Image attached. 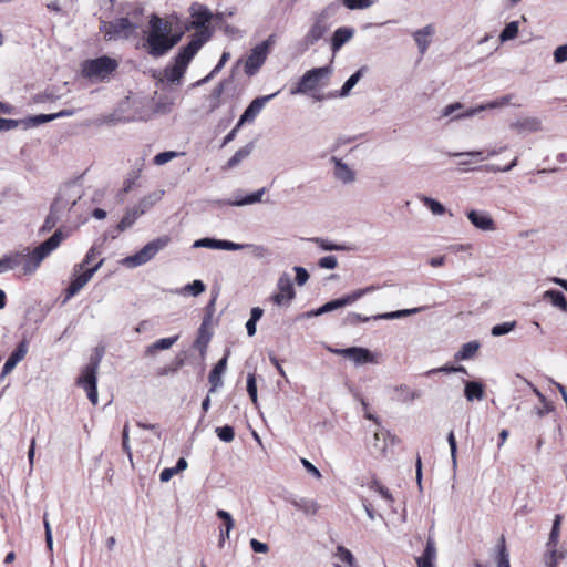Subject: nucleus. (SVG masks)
Masks as SVG:
<instances>
[{
  "label": "nucleus",
  "mask_w": 567,
  "mask_h": 567,
  "mask_svg": "<svg viewBox=\"0 0 567 567\" xmlns=\"http://www.w3.org/2000/svg\"><path fill=\"white\" fill-rule=\"evenodd\" d=\"M120 62L107 55L85 60L81 64V74L92 82H103L116 71Z\"/></svg>",
  "instance_id": "obj_4"
},
{
  "label": "nucleus",
  "mask_w": 567,
  "mask_h": 567,
  "mask_svg": "<svg viewBox=\"0 0 567 567\" xmlns=\"http://www.w3.org/2000/svg\"><path fill=\"white\" fill-rule=\"evenodd\" d=\"M378 288L379 287L375 286V285H370L368 287H364V288H361V289H357V290H354V291L343 296L342 298L334 299V300H331V301L324 303L321 307V312L327 313V312L337 310L339 308L352 305L353 302L358 301L359 299H361L365 295L371 293V292L378 290Z\"/></svg>",
  "instance_id": "obj_14"
},
{
  "label": "nucleus",
  "mask_w": 567,
  "mask_h": 567,
  "mask_svg": "<svg viewBox=\"0 0 567 567\" xmlns=\"http://www.w3.org/2000/svg\"><path fill=\"white\" fill-rule=\"evenodd\" d=\"M363 75V69L358 70L355 73H353L342 85L340 89L338 96L339 97H347L351 94V90L358 84L360 79Z\"/></svg>",
  "instance_id": "obj_42"
},
{
  "label": "nucleus",
  "mask_w": 567,
  "mask_h": 567,
  "mask_svg": "<svg viewBox=\"0 0 567 567\" xmlns=\"http://www.w3.org/2000/svg\"><path fill=\"white\" fill-rule=\"evenodd\" d=\"M421 310H422V308L402 309V310H396V311H392V312H385V313L377 315V316H374L372 318L374 320L400 319V318H403V317L415 315V313L420 312Z\"/></svg>",
  "instance_id": "obj_41"
},
{
  "label": "nucleus",
  "mask_w": 567,
  "mask_h": 567,
  "mask_svg": "<svg viewBox=\"0 0 567 567\" xmlns=\"http://www.w3.org/2000/svg\"><path fill=\"white\" fill-rule=\"evenodd\" d=\"M97 365H89L83 371L82 374L78 379V383L84 389L87 394L89 400L93 405L97 404V378H96Z\"/></svg>",
  "instance_id": "obj_16"
},
{
  "label": "nucleus",
  "mask_w": 567,
  "mask_h": 567,
  "mask_svg": "<svg viewBox=\"0 0 567 567\" xmlns=\"http://www.w3.org/2000/svg\"><path fill=\"white\" fill-rule=\"evenodd\" d=\"M206 289V286L205 284L202 281V280H194L193 282L184 286L181 290H179V293L182 295H192V296H198L200 293H203Z\"/></svg>",
  "instance_id": "obj_49"
},
{
  "label": "nucleus",
  "mask_w": 567,
  "mask_h": 567,
  "mask_svg": "<svg viewBox=\"0 0 567 567\" xmlns=\"http://www.w3.org/2000/svg\"><path fill=\"white\" fill-rule=\"evenodd\" d=\"M22 262V255L20 252H11L0 259V274L17 268Z\"/></svg>",
  "instance_id": "obj_37"
},
{
  "label": "nucleus",
  "mask_w": 567,
  "mask_h": 567,
  "mask_svg": "<svg viewBox=\"0 0 567 567\" xmlns=\"http://www.w3.org/2000/svg\"><path fill=\"white\" fill-rule=\"evenodd\" d=\"M504 150H506V146L501 147V148H492V150L487 151L486 154H484V152H482V151H475V152H466V153H455L454 156L476 157L480 161H485V159H488L491 157L498 155Z\"/></svg>",
  "instance_id": "obj_43"
},
{
  "label": "nucleus",
  "mask_w": 567,
  "mask_h": 567,
  "mask_svg": "<svg viewBox=\"0 0 567 567\" xmlns=\"http://www.w3.org/2000/svg\"><path fill=\"white\" fill-rule=\"evenodd\" d=\"M183 32H174L169 20L152 14L144 30L142 49L151 56L166 55L182 39Z\"/></svg>",
  "instance_id": "obj_1"
},
{
  "label": "nucleus",
  "mask_w": 567,
  "mask_h": 567,
  "mask_svg": "<svg viewBox=\"0 0 567 567\" xmlns=\"http://www.w3.org/2000/svg\"><path fill=\"white\" fill-rule=\"evenodd\" d=\"M96 256V249L94 247L90 248L83 261L79 264V269L83 270L84 268H89V266L95 260Z\"/></svg>",
  "instance_id": "obj_63"
},
{
  "label": "nucleus",
  "mask_w": 567,
  "mask_h": 567,
  "mask_svg": "<svg viewBox=\"0 0 567 567\" xmlns=\"http://www.w3.org/2000/svg\"><path fill=\"white\" fill-rule=\"evenodd\" d=\"M301 464L315 478L320 480L322 477L320 471L307 458H301Z\"/></svg>",
  "instance_id": "obj_64"
},
{
  "label": "nucleus",
  "mask_w": 567,
  "mask_h": 567,
  "mask_svg": "<svg viewBox=\"0 0 567 567\" xmlns=\"http://www.w3.org/2000/svg\"><path fill=\"white\" fill-rule=\"evenodd\" d=\"M53 120H54L53 113L52 114H41V115H35V116L29 117L27 120V123L29 125L37 126V125L44 124V123L53 121Z\"/></svg>",
  "instance_id": "obj_59"
},
{
  "label": "nucleus",
  "mask_w": 567,
  "mask_h": 567,
  "mask_svg": "<svg viewBox=\"0 0 567 567\" xmlns=\"http://www.w3.org/2000/svg\"><path fill=\"white\" fill-rule=\"evenodd\" d=\"M481 348V343L477 340L464 343L461 349L455 353V359L458 361H465L474 358Z\"/></svg>",
  "instance_id": "obj_34"
},
{
  "label": "nucleus",
  "mask_w": 567,
  "mask_h": 567,
  "mask_svg": "<svg viewBox=\"0 0 567 567\" xmlns=\"http://www.w3.org/2000/svg\"><path fill=\"white\" fill-rule=\"evenodd\" d=\"M177 157V153L174 152V151H167V152H162V153H158L157 155H155L153 162L155 165H164L166 163H168L169 161L174 159Z\"/></svg>",
  "instance_id": "obj_57"
},
{
  "label": "nucleus",
  "mask_w": 567,
  "mask_h": 567,
  "mask_svg": "<svg viewBox=\"0 0 567 567\" xmlns=\"http://www.w3.org/2000/svg\"><path fill=\"white\" fill-rule=\"evenodd\" d=\"M227 368V358H223L217 362V364L213 368L209 373V383L210 389L209 393H214L218 388L223 385V374L225 373Z\"/></svg>",
  "instance_id": "obj_27"
},
{
  "label": "nucleus",
  "mask_w": 567,
  "mask_h": 567,
  "mask_svg": "<svg viewBox=\"0 0 567 567\" xmlns=\"http://www.w3.org/2000/svg\"><path fill=\"white\" fill-rule=\"evenodd\" d=\"M433 34L434 27L431 24H427L413 33V39L422 53L426 51Z\"/></svg>",
  "instance_id": "obj_30"
},
{
  "label": "nucleus",
  "mask_w": 567,
  "mask_h": 567,
  "mask_svg": "<svg viewBox=\"0 0 567 567\" xmlns=\"http://www.w3.org/2000/svg\"><path fill=\"white\" fill-rule=\"evenodd\" d=\"M247 392L251 399L252 404L258 408V394H257V384H256V378L254 373H249L247 377Z\"/></svg>",
  "instance_id": "obj_51"
},
{
  "label": "nucleus",
  "mask_w": 567,
  "mask_h": 567,
  "mask_svg": "<svg viewBox=\"0 0 567 567\" xmlns=\"http://www.w3.org/2000/svg\"><path fill=\"white\" fill-rule=\"evenodd\" d=\"M69 236L61 229H58L49 239L43 241L41 245L35 247L32 251L22 255V270L24 275L33 274L42 262L53 250H55L60 244Z\"/></svg>",
  "instance_id": "obj_3"
},
{
  "label": "nucleus",
  "mask_w": 567,
  "mask_h": 567,
  "mask_svg": "<svg viewBox=\"0 0 567 567\" xmlns=\"http://www.w3.org/2000/svg\"><path fill=\"white\" fill-rule=\"evenodd\" d=\"M102 265L103 259L89 268H84L83 270H80L79 265H76L73 269L71 282L66 289V299L75 296L92 279Z\"/></svg>",
  "instance_id": "obj_12"
},
{
  "label": "nucleus",
  "mask_w": 567,
  "mask_h": 567,
  "mask_svg": "<svg viewBox=\"0 0 567 567\" xmlns=\"http://www.w3.org/2000/svg\"><path fill=\"white\" fill-rule=\"evenodd\" d=\"M331 351L336 354L342 355L352 362H354L357 365H362L367 363L375 364L378 363V355L372 353L369 349L361 348V347H351V348H344V349H334Z\"/></svg>",
  "instance_id": "obj_15"
},
{
  "label": "nucleus",
  "mask_w": 567,
  "mask_h": 567,
  "mask_svg": "<svg viewBox=\"0 0 567 567\" xmlns=\"http://www.w3.org/2000/svg\"><path fill=\"white\" fill-rule=\"evenodd\" d=\"M330 29L327 16L322 12L315 17L312 24L308 29L305 37L299 42L301 52L307 51L310 47L316 44Z\"/></svg>",
  "instance_id": "obj_8"
},
{
  "label": "nucleus",
  "mask_w": 567,
  "mask_h": 567,
  "mask_svg": "<svg viewBox=\"0 0 567 567\" xmlns=\"http://www.w3.org/2000/svg\"><path fill=\"white\" fill-rule=\"evenodd\" d=\"M142 215L143 214L136 207L132 210H128L120 221L118 229L124 231L125 229L130 228Z\"/></svg>",
  "instance_id": "obj_47"
},
{
  "label": "nucleus",
  "mask_w": 567,
  "mask_h": 567,
  "mask_svg": "<svg viewBox=\"0 0 567 567\" xmlns=\"http://www.w3.org/2000/svg\"><path fill=\"white\" fill-rule=\"evenodd\" d=\"M543 298L546 300H549L554 307H556L565 312L567 311V300H566L565 296L563 295V292H560L558 290H546L543 293Z\"/></svg>",
  "instance_id": "obj_39"
},
{
  "label": "nucleus",
  "mask_w": 567,
  "mask_h": 567,
  "mask_svg": "<svg viewBox=\"0 0 567 567\" xmlns=\"http://www.w3.org/2000/svg\"><path fill=\"white\" fill-rule=\"evenodd\" d=\"M318 265L322 269H336L338 266V260L334 256H326L319 259Z\"/></svg>",
  "instance_id": "obj_60"
},
{
  "label": "nucleus",
  "mask_w": 567,
  "mask_h": 567,
  "mask_svg": "<svg viewBox=\"0 0 567 567\" xmlns=\"http://www.w3.org/2000/svg\"><path fill=\"white\" fill-rule=\"evenodd\" d=\"M28 352V346L25 342H21L18 348L11 353L2 368V375L9 374L16 365L25 357Z\"/></svg>",
  "instance_id": "obj_28"
},
{
  "label": "nucleus",
  "mask_w": 567,
  "mask_h": 567,
  "mask_svg": "<svg viewBox=\"0 0 567 567\" xmlns=\"http://www.w3.org/2000/svg\"><path fill=\"white\" fill-rule=\"evenodd\" d=\"M272 43L274 40L270 37L269 39L260 42L254 49H251L244 66L246 74L251 76L259 71L267 59L269 48L272 45Z\"/></svg>",
  "instance_id": "obj_11"
},
{
  "label": "nucleus",
  "mask_w": 567,
  "mask_h": 567,
  "mask_svg": "<svg viewBox=\"0 0 567 567\" xmlns=\"http://www.w3.org/2000/svg\"><path fill=\"white\" fill-rule=\"evenodd\" d=\"M311 241L324 251H348L350 248L344 244H336L329 239L316 237Z\"/></svg>",
  "instance_id": "obj_40"
},
{
  "label": "nucleus",
  "mask_w": 567,
  "mask_h": 567,
  "mask_svg": "<svg viewBox=\"0 0 567 567\" xmlns=\"http://www.w3.org/2000/svg\"><path fill=\"white\" fill-rule=\"evenodd\" d=\"M419 202H421L434 216H442L445 214L446 208L439 200L426 196V195H417Z\"/></svg>",
  "instance_id": "obj_36"
},
{
  "label": "nucleus",
  "mask_w": 567,
  "mask_h": 567,
  "mask_svg": "<svg viewBox=\"0 0 567 567\" xmlns=\"http://www.w3.org/2000/svg\"><path fill=\"white\" fill-rule=\"evenodd\" d=\"M342 3L350 10H362L370 8L374 0H342Z\"/></svg>",
  "instance_id": "obj_53"
},
{
  "label": "nucleus",
  "mask_w": 567,
  "mask_h": 567,
  "mask_svg": "<svg viewBox=\"0 0 567 567\" xmlns=\"http://www.w3.org/2000/svg\"><path fill=\"white\" fill-rule=\"evenodd\" d=\"M354 35V30L349 27L338 28L331 38V50L333 53L338 52L343 44L350 41Z\"/></svg>",
  "instance_id": "obj_25"
},
{
  "label": "nucleus",
  "mask_w": 567,
  "mask_h": 567,
  "mask_svg": "<svg viewBox=\"0 0 567 567\" xmlns=\"http://www.w3.org/2000/svg\"><path fill=\"white\" fill-rule=\"evenodd\" d=\"M296 298V290L293 287L292 278L288 272H282L276 284V292L270 297V300L279 307L289 306Z\"/></svg>",
  "instance_id": "obj_10"
},
{
  "label": "nucleus",
  "mask_w": 567,
  "mask_h": 567,
  "mask_svg": "<svg viewBox=\"0 0 567 567\" xmlns=\"http://www.w3.org/2000/svg\"><path fill=\"white\" fill-rule=\"evenodd\" d=\"M473 111V107H465L462 103L455 102L449 105H445L440 111V118H449L450 121H457L463 118L473 117L474 115H470V112Z\"/></svg>",
  "instance_id": "obj_22"
},
{
  "label": "nucleus",
  "mask_w": 567,
  "mask_h": 567,
  "mask_svg": "<svg viewBox=\"0 0 567 567\" xmlns=\"http://www.w3.org/2000/svg\"><path fill=\"white\" fill-rule=\"evenodd\" d=\"M216 434L223 442L227 443L231 442L235 437L234 429L229 425L217 427Z\"/></svg>",
  "instance_id": "obj_56"
},
{
  "label": "nucleus",
  "mask_w": 567,
  "mask_h": 567,
  "mask_svg": "<svg viewBox=\"0 0 567 567\" xmlns=\"http://www.w3.org/2000/svg\"><path fill=\"white\" fill-rule=\"evenodd\" d=\"M292 269L296 272L297 285L303 286L309 279V274L307 269L300 266H295Z\"/></svg>",
  "instance_id": "obj_61"
},
{
  "label": "nucleus",
  "mask_w": 567,
  "mask_h": 567,
  "mask_svg": "<svg viewBox=\"0 0 567 567\" xmlns=\"http://www.w3.org/2000/svg\"><path fill=\"white\" fill-rule=\"evenodd\" d=\"M391 395L394 401L409 403L416 400L420 394L406 384L395 385L391 389Z\"/></svg>",
  "instance_id": "obj_26"
},
{
  "label": "nucleus",
  "mask_w": 567,
  "mask_h": 567,
  "mask_svg": "<svg viewBox=\"0 0 567 567\" xmlns=\"http://www.w3.org/2000/svg\"><path fill=\"white\" fill-rule=\"evenodd\" d=\"M208 40L209 33L207 31L192 34L188 44L182 48L172 59L171 63L163 70L161 80L171 84H181L190 61Z\"/></svg>",
  "instance_id": "obj_2"
},
{
  "label": "nucleus",
  "mask_w": 567,
  "mask_h": 567,
  "mask_svg": "<svg viewBox=\"0 0 567 567\" xmlns=\"http://www.w3.org/2000/svg\"><path fill=\"white\" fill-rule=\"evenodd\" d=\"M333 164V175L342 184H351L355 181V171L338 157H331Z\"/></svg>",
  "instance_id": "obj_21"
},
{
  "label": "nucleus",
  "mask_w": 567,
  "mask_h": 567,
  "mask_svg": "<svg viewBox=\"0 0 567 567\" xmlns=\"http://www.w3.org/2000/svg\"><path fill=\"white\" fill-rule=\"evenodd\" d=\"M498 554L496 558V566L497 567H511L509 564V554L506 549L504 539H502L501 544L497 547Z\"/></svg>",
  "instance_id": "obj_50"
},
{
  "label": "nucleus",
  "mask_w": 567,
  "mask_h": 567,
  "mask_svg": "<svg viewBox=\"0 0 567 567\" xmlns=\"http://www.w3.org/2000/svg\"><path fill=\"white\" fill-rule=\"evenodd\" d=\"M277 94L278 93L276 92L269 95L255 99L240 116L237 126H240L247 122H252L256 118V116L261 112L266 103L272 100Z\"/></svg>",
  "instance_id": "obj_18"
},
{
  "label": "nucleus",
  "mask_w": 567,
  "mask_h": 567,
  "mask_svg": "<svg viewBox=\"0 0 567 567\" xmlns=\"http://www.w3.org/2000/svg\"><path fill=\"white\" fill-rule=\"evenodd\" d=\"M171 241L168 236H161L147 243L136 254L122 259L121 264L127 268H136L152 260L158 251L164 249Z\"/></svg>",
  "instance_id": "obj_6"
},
{
  "label": "nucleus",
  "mask_w": 567,
  "mask_h": 567,
  "mask_svg": "<svg viewBox=\"0 0 567 567\" xmlns=\"http://www.w3.org/2000/svg\"><path fill=\"white\" fill-rule=\"evenodd\" d=\"M165 192L163 189L155 190L153 193H150L148 195L144 196L138 204L136 205V208L142 213L145 214L147 210H150L154 205H156L164 196Z\"/></svg>",
  "instance_id": "obj_33"
},
{
  "label": "nucleus",
  "mask_w": 567,
  "mask_h": 567,
  "mask_svg": "<svg viewBox=\"0 0 567 567\" xmlns=\"http://www.w3.org/2000/svg\"><path fill=\"white\" fill-rule=\"evenodd\" d=\"M332 73V68L327 66H320V68H313L309 71H307L298 81L295 87L290 90V93L292 95L298 94H308L317 89L324 86L326 82L330 78Z\"/></svg>",
  "instance_id": "obj_5"
},
{
  "label": "nucleus",
  "mask_w": 567,
  "mask_h": 567,
  "mask_svg": "<svg viewBox=\"0 0 567 567\" xmlns=\"http://www.w3.org/2000/svg\"><path fill=\"white\" fill-rule=\"evenodd\" d=\"M464 395L467 401H481L484 398V388L482 383L476 381H466L464 386Z\"/></svg>",
  "instance_id": "obj_35"
},
{
  "label": "nucleus",
  "mask_w": 567,
  "mask_h": 567,
  "mask_svg": "<svg viewBox=\"0 0 567 567\" xmlns=\"http://www.w3.org/2000/svg\"><path fill=\"white\" fill-rule=\"evenodd\" d=\"M251 153V146H244L238 150L227 162L226 168L231 169L236 167L241 161L247 158Z\"/></svg>",
  "instance_id": "obj_46"
},
{
  "label": "nucleus",
  "mask_w": 567,
  "mask_h": 567,
  "mask_svg": "<svg viewBox=\"0 0 567 567\" xmlns=\"http://www.w3.org/2000/svg\"><path fill=\"white\" fill-rule=\"evenodd\" d=\"M178 340V336L162 338L150 344L145 352L148 355H153L157 351L168 350Z\"/></svg>",
  "instance_id": "obj_38"
},
{
  "label": "nucleus",
  "mask_w": 567,
  "mask_h": 567,
  "mask_svg": "<svg viewBox=\"0 0 567 567\" xmlns=\"http://www.w3.org/2000/svg\"><path fill=\"white\" fill-rule=\"evenodd\" d=\"M554 61L557 64L564 63L567 61V44L559 45L555 49L554 53Z\"/></svg>",
  "instance_id": "obj_62"
},
{
  "label": "nucleus",
  "mask_w": 567,
  "mask_h": 567,
  "mask_svg": "<svg viewBox=\"0 0 567 567\" xmlns=\"http://www.w3.org/2000/svg\"><path fill=\"white\" fill-rule=\"evenodd\" d=\"M437 558V549L433 537H427L424 551L416 558L417 567H434Z\"/></svg>",
  "instance_id": "obj_24"
},
{
  "label": "nucleus",
  "mask_w": 567,
  "mask_h": 567,
  "mask_svg": "<svg viewBox=\"0 0 567 567\" xmlns=\"http://www.w3.org/2000/svg\"><path fill=\"white\" fill-rule=\"evenodd\" d=\"M193 247L194 248H210V249L236 251V250H243L244 246H240L239 244L233 243L229 240L214 239V238H202V239L195 240L193 244Z\"/></svg>",
  "instance_id": "obj_20"
},
{
  "label": "nucleus",
  "mask_w": 567,
  "mask_h": 567,
  "mask_svg": "<svg viewBox=\"0 0 567 567\" xmlns=\"http://www.w3.org/2000/svg\"><path fill=\"white\" fill-rule=\"evenodd\" d=\"M519 24L517 21H512L505 25L499 34V41L502 43L511 41L518 35Z\"/></svg>",
  "instance_id": "obj_44"
},
{
  "label": "nucleus",
  "mask_w": 567,
  "mask_h": 567,
  "mask_svg": "<svg viewBox=\"0 0 567 567\" xmlns=\"http://www.w3.org/2000/svg\"><path fill=\"white\" fill-rule=\"evenodd\" d=\"M470 223L481 231L493 233L497 229L496 221L486 210L471 209L466 213Z\"/></svg>",
  "instance_id": "obj_17"
},
{
  "label": "nucleus",
  "mask_w": 567,
  "mask_h": 567,
  "mask_svg": "<svg viewBox=\"0 0 567 567\" xmlns=\"http://www.w3.org/2000/svg\"><path fill=\"white\" fill-rule=\"evenodd\" d=\"M244 246L243 249H249L251 254L257 258H264L269 255V249L262 245H254V244H239Z\"/></svg>",
  "instance_id": "obj_54"
},
{
  "label": "nucleus",
  "mask_w": 567,
  "mask_h": 567,
  "mask_svg": "<svg viewBox=\"0 0 567 567\" xmlns=\"http://www.w3.org/2000/svg\"><path fill=\"white\" fill-rule=\"evenodd\" d=\"M511 101H512L511 95H504V96L497 97V99L488 101L486 103H482L480 105L473 106V111L470 112V115H477L480 112H483V111L503 109V107L509 105Z\"/></svg>",
  "instance_id": "obj_29"
},
{
  "label": "nucleus",
  "mask_w": 567,
  "mask_h": 567,
  "mask_svg": "<svg viewBox=\"0 0 567 567\" xmlns=\"http://www.w3.org/2000/svg\"><path fill=\"white\" fill-rule=\"evenodd\" d=\"M291 505L306 515H316L319 511V504L311 498H296L291 501Z\"/></svg>",
  "instance_id": "obj_32"
},
{
  "label": "nucleus",
  "mask_w": 567,
  "mask_h": 567,
  "mask_svg": "<svg viewBox=\"0 0 567 567\" xmlns=\"http://www.w3.org/2000/svg\"><path fill=\"white\" fill-rule=\"evenodd\" d=\"M515 327H516V322L515 321L503 322L501 324L494 326L492 328V330H491V333L494 337L504 336V334H507L511 331H513L515 329Z\"/></svg>",
  "instance_id": "obj_52"
},
{
  "label": "nucleus",
  "mask_w": 567,
  "mask_h": 567,
  "mask_svg": "<svg viewBox=\"0 0 567 567\" xmlns=\"http://www.w3.org/2000/svg\"><path fill=\"white\" fill-rule=\"evenodd\" d=\"M229 58H230V53L225 51L221 54L217 65L213 69V71L208 75L203 78L202 80L197 81L194 85L199 86V85H203V84L207 83L208 81H210L214 78V75L217 74L224 68V65L227 63Z\"/></svg>",
  "instance_id": "obj_45"
},
{
  "label": "nucleus",
  "mask_w": 567,
  "mask_h": 567,
  "mask_svg": "<svg viewBox=\"0 0 567 567\" xmlns=\"http://www.w3.org/2000/svg\"><path fill=\"white\" fill-rule=\"evenodd\" d=\"M81 199V189L76 185H66L60 189L52 207L53 213L71 212L79 205Z\"/></svg>",
  "instance_id": "obj_9"
},
{
  "label": "nucleus",
  "mask_w": 567,
  "mask_h": 567,
  "mask_svg": "<svg viewBox=\"0 0 567 567\" xmlns=\"http://www.w3.org/2000/svg\"><path fill=\"white\" fill-rule=\"evenodd\" d=\"M216 516L223 520V525L219 527L218 533V547L223 548L226 540L230 538V533L235 527V522L231 514L225 509H218Z\"/></svg>",
  "instance_id": "obj_23"
},
{
  "label": "nucleus",
  "mask_w": 567,
  "mask_h": 567,
  "mask_svg": "<svg viewBox=\"0 0 567 567\" xmlns=\"http://www.w3.org/2000/svg\"><path fill=\"white\" fill-rule=\"evenodd\" d=\"M190 12V23L189 28L197 29L196 32L207 31L209 33V39L212 38V30L209 29V23L213 18V13L210 10L202 4V3H193L189 8Z\"/></svg>",
  "instance_id": "obj_13"
},
{
  "label": "nucleus",
  "mask_w": 567,
  "mask_h": 567,
  "mask_svg": "<svg viewBox=\"0 0 567 567\" xmlns=\"http://www.w3.org/2000/svg\"><path fill=\"white\" fill-rule=\"evenodd\" d=\"M336 556H337V558H338L340 561H342L343 564H346V565H348V566H350V567H351V566L353 565V563H354V557H353L352 553H351L349 549H347V548H344V547H342V546H339V547L337 548Z\"/></svg>",
  "instance_id": "obj_55"
},
{
  "label": "nucleus",
  "mask_w": 567,
  "mask_h": 567,
  "mask_svg": "<svg viewBox=\"0 0 567 567\" xmlns=\"http://www.w3.org/2000/svg\"><path fill=\"white\" fill-rule=\"evenodd\" d=\"M371 488L378 494L380 495L383 499H385L389 504H392L393 503V496L392 494L389 492V489L386 487H384L383 485L379 484V483H373V485L371 486Z\"/></svg>",
  "instance_id": "obj_58"
},
{
  "label": "nucleus",
  "mask_w": 567,
  "mask_h": 567,
  "mask_svg": "<svg viewBox=\"0 0 567 567\" xmlns=\"http://www.w3.org/2000/svg\"><path fill=\"white\" fill-rule=\"evenodd\" d=\"M560 523H561V516L557 515L555 517L549 538L547 542V548L549 547H557L559 542V534H560Z\"/></svg>",
  "instance_id": "obj_48"
},
{
  "label": "nucleus",
  "mask_w": 567,
  "mask_h": 567,
  "mask_svg": "<svg viewBox=\"0 0 567 567\" xmlns=\"http://www.w3.org/2000/svg\"><path fill=\"white\" fill-rule=\"evenodd\" d=\"M509 128L517 134L535 133L542 130V121L538 117H518L509 123Z\"/></svg>",
  "instance_id": "obj_19"
},
{
  "label": "nucleus",
  "mask_w": 567,
  "mask_h": 567,
  "mask_svg": "<svg viewBox=\"0 0 567 567\" xmlns=\"http://www.w3.org/2000/svg\"><path fill=\"white\" fill-rule=\"evenodd\" d=\"M137 21L127 17L118 18L112 22L105 23L103 31L109 40L128 39L137 32Z\"/></svg>",
  "instance_id": "obj_7"
},
{
  "label": "nucleus",
  "mask_w": 567,
  "mask_h": 567,
  "mask_svg": "<svg viewBox=\"0 0 567 567\" xmlns=\"http://www.w3.org/2000/svg\"><path fill=\"white\" fill-rule=\"evenodd\" d=\"M266 193L265 188H260L255 193L246 196H236L234 199L227 202L230 206H248L262 202V197Z\"/></svg>",
  "instance_id": "obj_31"
}]
</instances>
